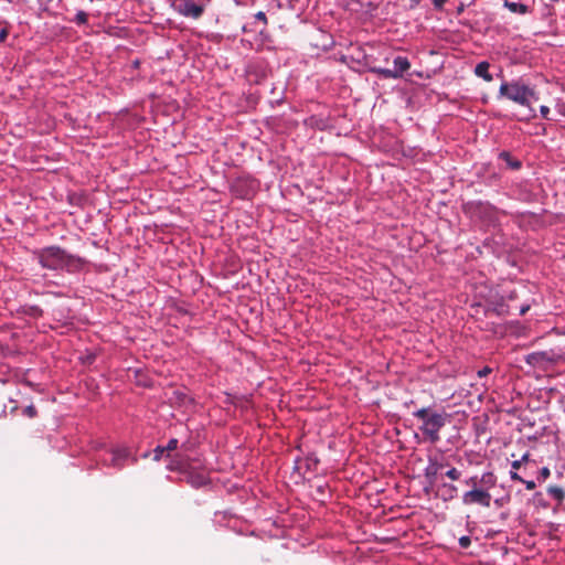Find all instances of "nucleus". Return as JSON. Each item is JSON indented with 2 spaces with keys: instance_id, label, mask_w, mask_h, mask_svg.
I'll list each match as a JSON object with an SVG mask.
<instances>
[{
  "instance_id": "f257e3e1",
  "label": "nucleus",
  "mask_w": 565,
  "mask_h": 565,
  "mask_svg": "<svg viewBox=\"0 0 565 565\" xmlns=\"http://www.w3.org/2000/svg\"><path fill=\"white\" fill-rule=\"evenodd\" d=\"M33 255L42 268L55 271L65 270L67 273H77L86 265L84 258L70 254L57 245L36 249Z\"/></svg>"
},
{
  "instance_id": "f03ea898",
  "label": "nucleus",
  "mask_w": 565,
  "mask_h": 565,
  "mask_svg": "<svg viewBox=\"0 0 565 565\" xmlns=\"http://www.w3.org/2000/svg\"><path fill=\"white\" fill-rule=\"evenodd\" d=\"M413 416L422 422L419 430L431 444L440 440L439 433L450 417L445 411H431L429 407H423L413 412Z\"/></svg>"
},
{
  "instance_id": "7ed1b4c3",
  "label": "nucleus",
  "mask_w": 565,
  "mask_h": 565,
  "mask_svg": "<svg viewBox=\"0 0 565 565\" xmlns=\"http://www.w3.org/2000/svg\"><path fill=\"white\" fill-rule=\"evenodd\" d=\"M535 95L534 90L521 81L502 82L499 88L498 98H507L521 106L530 107V98Z\"/></svg>"
},
{
  "instance_id": "20e7f679",
  "label": "nucleus",
  "mask_w": 565,
  "mask_h": 565,
  "mask_svg": "<svg viewBox=\"0 0 565 565\" xmlns=\"http://www.w3.org/2000/svg\"><path fill=\"white\" fill-rule=\"evenodd\" d=\"M393 68L372 66L369 68V71L373 74L379 75L382 78L397 79L403 77L404 73L411 68V62L408 57L402 55H397L393 58Z\"/></svg>"
},
{
  "instance_id": "39448f33",
  "label": "nucleus",
  "mask_w": 565,
  "mask_h": 565,
  "mask_svg": "<svg viewBox=\"0 0 565 565\" xmlns=\"http://www.w3.org/2000/svg\"><path fill=\"white\" fill-rule=\"evenodd\" d=\"M462 503L465 505L479 504L489 508L491 504V494L487 489L473 488L463 493Z\"/></svg>"
},
{
  "instance_id": "423d86ee",
  "label": "nucleus",
  "mask_w": 565,
  "mask_h": 565,
  "mask_svg": "<svg viewBox=\"0 0 565 565\" xmlns=\"http://www.w3.org/2000/svg\"><path fill=\"white\" fill-rule=\"evenodd\" d=\"M130 458V451L127 447H117L114 448L108 455L107 458L103 459L105 466L113 467L117 470H120L125 467L126 461Z\"/></svg>"
},
{
  "instance_id": "0eeeda50",
  "label": "nucleus",
  "mask_w": 565,
  "mask_h": 565,
  "mask_svg": "<svg viewBox=\"0 0 565 565\" xmlns=\"http://www.w3.org/2000/svg\"><path fill=\"white\" fill-rule=\"evenodd\" d=\"M320 460L315 454H308L305 457H297L295 459L294 471L301 476L306 473H313L317 471Z\"/></svg>"
},
{
  "instance_id": "6e6552de",
  "label": "nucleus",
  "mask_w": 565,
  "mask_h": 565,
  "mask_svg": "<svg viewBox=\"0 0 565 565\" xmlns=\"http://www.w3.org/2000/svg\"><path fill=\"white\" fill-rule=\"evenodd\" d=\"M253 181L248 178H237L231 185L232 193L238 199H249L254 194Z\"/></svg>"
},
{
  "instance_id": "1a4fd4ad",
  "label": "nucleus",
  "mask_w": 565,
  "mask_h": 565,
  "mask_svg": "<svg viewBox=\"0 0 565 565\" xmlns=\"http://www.w3.org/2000/svg\"><path fill=\"white\" fill-rule=\"evenodd\" d=\"M174 9L179 14L192 19H199L204 12V6L198 4L192 0L183 1L182 3L178 4Z\"/></svg>"
},
{
  "instance_id": "9d476101",
  "label": "nucleus",
  "mask_w": 565,
  "mask_h": 565,
  "mask_svg": "<svg viewBox=\"0 0 565 565\" xmlns=\"http://www.w3.org/2000/svg\"><path fill=\"white\" fill-rule=\"evenodd\" d=\"M446 467V463L441 459H439L437 456H429L428 457V463L424 469V476L429 481L430 484H433L438 473Z\"/></svg>"
},
{
  "instance_id": "9b49d317",
  "label": "nucleus",
  "mask_w": 565,
  "mask_h": 565,
  "mask_svg": "<svg viewBox=\"0 0 565 565\" xmlns=\"http://www.w3.org/2000/svg\"><path fill=\"white\" fill-rule=\"evenodd\" d=\"M503 7L511 13L518 15H525L532 11L534 2H527V0H502Z\"/></svg>"
},
{
  "instance_id": "f8f14e48",
  "label": "nucleus",
  "mask_w": 565,
  "mask_h": 565,
  "mask_svg": "<svg viewBox=\"0 0 565 565\" xmlns=\"http://www.w3.org/2000/svg\"><path fill=\"white\" fill-rule=\"evenodd\" d=\"M458 494V488L452 483L444 482L439 486L438 495L444 502L451 501Z\"/></svg>"
},
{
  "instance_id": "ddd939ff",
  "label": "nucleus",
  "mask_w": 565,
  "mask_h": 565,
  "mask_svg": "<svg viewBox=\"0 0 565 565\" xmlns=\"http://www.w3.org/2000/svg\"><path fill=\"white\" fill-rule=\"evenodd\" d=\"M188 482L193 487V488H202L204 486H206L209 483V478L205 473L203 472H199V471H190L188 473Z\"/></svg>"
},
{
  "instance_id": "4468645a",
  "label": "nucleus",
  "mask_w": 565,
  "mask_h": 565,
  "mask_svg": "<svg viewBox=\"0 0 565 565\" xmlns=\"http://www.w3.org/2000/svg\"><path fill=\"white\" fill-rule=\"evenodd\" d=\"M18 313L39 319L43 316V310L36 305H23L18 309Z\"/></svg>"
},
{
  "instance_id": "2eb2a0df",
  "label": "nucleus",
  "mask_w": 565,
  "mask_h": 565,
  "mask_svg": "<svg viewBox=\"0 0 565 565\" xmlns=\"http://www.w3.org/2000/svg\"><path fill=\"white\" fill-rule=\"evenodd\" d=\"M490 64L487 61L479 62L475 67V75L484 79L486 82H491L493 79L492 74L489 72Z\"/></svg>"
},
{
  "instance_id": "dca6fc26",
  "label": "nucleus",
  "mask_w": 565,
  "mask_h": 565,
  "mask_svg": "<svg viewBox=\"0 0 565 565\" xmlns=\"http://www.w3.org/2000/svg\"><path fill=\"white\" fill-rule=\"evenodd\" d=\"M498 157L500 160L504 161L511 170H519L522 167V162L519 159L512 157L509 151L503 150L499 153Z\"/></svg>"
},
{
  "instance_id": "f3484780",
  "label": "nucleus",
  "mask_w": 565,
  "mask_h": 565,
  "mask_svg": "<svg viewBox=\"0 0 565 565\" xmlns=\"http://www.w3.org/2000/svg\"><path fill=\"white\" fill-rule=\"evenodd\" d=\"M479 482L486 487L487 490L494 487L497 483V477L491 471H486L481 475Z\"/></svg>"
},
{
  "instance_id": "a211bd4d",
  "label": "nucleus",
  "mask_w": 565,
  "mask_h": 565,
  "mask_svg": "<svg viewBox=\"0 0 565 565\" xmlns=\"http://www.w3.org/2000/svg\"><path fill=\"white\" fill-rule=\"evenodd\" d=\"M547 493L558 503H561L565 498L564 489L558 486H550L547 488Z\"/></svg>"
},
{
  "instance_id": "6ab92c4d",
  "label": "nucleus",
  "mask_w": 565,
  "mask_h": 565,
  "mask_svg": "<svg viewBox=\"0 0 565 565\" xmlns=\"http://www.w3.org/2000/svg\"><path fill=\"white\" fill-rule=\"evenodd\" d=\"M73 22L77 25H86L88 22V14L83 10H78L73 19Z\"/></svg>"
},
{
  "instance_id": "aec40b11",
  "label": "nucleus",
  "mask_w": 565,
  "mask_h": 565,
  "mask_svg": "<svg viewBox=\"0 0 565 565\" xmlns=\"http://www.w3.org/2000/svg\"><path fill=\"white\" fill-rule=\"evenodd\" d=\"M544 358H545V353L544 352H535V353L530 354L527 356L526 361L530 364H537L541 361H543Z\"/></svg>"
},
{
  "instance_id": "412c9836",
  "label": "nucleus",
  "mask_w": 565,
  "mask_h": 565,
  "mask_svg": "<svg viewBox=\"0 0 565 565\" xmlns=\"http://www.w3.org/2000/svg\"><path fill=\"white\" fill-rule=\"evenodd\" d=\"M479 210L481 213H484L487 215H492V213L497 211V209L489 203H479Z\"/></svg>"
},
{
  "instance_id": "4be33fe9",
  "label": "nucleus",
  "mask_w": 565,
  "mask_h": 565,
  "mask_svg": "<svg viewBox=\"0 0 565 565\" xmlns=\"http://www.w3.org/2000/svg\"><path fill=\"white\" fill-rule=\"evenodd\" d=\"M445 476L447 478H449L450 480L455 481L461 477V471H459L457 468L452 467L445 472Z\"/></svg>"
},
{
  "instance_id": "5701e85b",
  "label": "nucleus",
  "mask_w": 565,
  "mask_h": 565,
  "mask_svg": "<svg viewBox=\"0 0 565 565\" xmlns=\"http://www.w3.org/2000/svg\"><path fill=\"white\" fill-rule=\"evenodd\" d=\"M22 413L24 416H26L29 418H33L38 415V411L33 405L26 406Z\"/></svg>"
},
{
  "instance_id": "b1692460",
  "label": "nucleus",
  "mask_w": 565,
  "mask_h": 565,
  "mask_svg": "<svg viewBox=\"0 0 565 565\" xmlns=\"http://www.w3.org/2000/svg\"><path fill=\"white\" fill-rule=\"evenodd\" d=\"M166 452V449L163 446H157L153 449V460L159 461L162 458V455Z\"/></svg>"
},
{
  "instance_id": "393cba45",
  "label": "nucleus",
  "mask_w": 565,
  "mask_h": 565,
  "mask_svg": "<svg viewBox=\"0 0 565 565\" xmlns=\"http://www.w3.org/2000/svg\"><path fill=\"white\" fill-rule=\"evenodd\" d=\"M550 475H551L550 469L547 467H543L539 471L537 480L540 482H542V481L546 480L550 477Z\"/></svg>"
},
{
  "instance_id": "a878e982",
  "label": "nucleus",
  "mask_w": 565,
  "mask_h": 565,
  "mask_svg": "<svg viewBox=\"0 0 565 565\" xmlns=\"http://www.w3.org/2000/svg\"><path fill=\"white\" fill-rule=\"evenodd\" d=\"M178 444H179V441H178L177 438H171L168 441V444L166 446H163V447H164L166 451H172V450L177 449Z\"/></svg>"
},
{
  "instance_id": "bb28decb",
  "label": "nucleus",
  "mask_w": 565,
  "mask_h": 565,
  "mask_svg": "<svg viewBox=\"0 0 565 565\" xmlns=\"http://www.w3.org/2000/svg\"><path fill=\"white\" fill-rule=\"evenodd\" d=\"M459 546L462 548H468L471 544V540L469 536H461L458 541Z\"/></svg>"
},
{
  "instance_id": "cd10ccee",
  "label": "nucleus",
  "mask_w": 565,
  "mask_h": 565,
  "mask_svg": "<svg viewBox=\"0 0 565 565\" xmlns=\"http://www.w3.org/2000/svg\"><path fill=\"white\" fill-rule=\"evenodd\" d=\"M540 114H541V116H542L544 119H546V120H552V119L550 118V108H548L547 106L542 105V106L540 107Z\"/></svg>"
},
{
  "instance_id": "c85d7f7f",
  "label": "nucleus",
  "mask_w": 565,
  "mask_h": 565,
  "mask_svg": "<svg viewBox=\"0 0 565 565\" xmlns=\"http://www.w3.org/2000/svg\"><path fill=\"white\" fill-rule=\"evenodd\" d=\"M491 372H492V369H491V367H489V366H484V367H482L481 370H479V371L477 372V375H478L479 377H484V376H487L488 374H490Z\"/></svg>"
},
{
  "instance_id": "c756f323",
  "label": "nucleus",
  "mask_w": 565,
  "mask_h": 565,
  "mask_svg": "<svg viewBox=\"0 0 565 565\" xmlns=\"http://www.w3.org/2000/svg\"><path fill=\"white\" fill-rule=\"evenodd\" d=\"M531 306L532 303L531 302H525L523 303L520 309H519V313L520 316H524L530 309H531Z\"/></svg>"
},
{
  "instance_id": "7c9ffc66",
  "label": "nucleus",
  "mask_w": 565,
  "mask_h": 565,
  "mask_svg": "<svg viewBox=\"0 0 565 565\" xmlns=\"http://www.w3.org/2000/svg\"><path fill=\"white\" fill-rule=\"evenodd\" d=\"M255 19L262 21L264 24H267V17H266L265 12H263V11H258L255 14Z\"/></svg>"
},
{
  "instance_id": "2f4dec72",
  "label": "nucleus",
  "mask_w": 565,
  "mask_h": 565,
  "mask_svg": "<svg viewBox=\"0 0 565 565\" xmlns=\"http://www.w3.org/2000/svg\"><path fill=\"white\" fill-rule=\"evenodd\" d=\"M8 34H9V30L7 26H3L1 30H0V42H4L8 38Z\"/></svg>"
},
{
  "instance_id": "473e14b6",
  "label": "nucleus",
  "mask_w": 565,
  "mask_h": 565,
  "mask_svg": "<svg viewBox=\"0 0 565 565\" xmlns=\"http://www.w3.org/2000/svg\"><path fill=\"white\" fill-rule=\"evenodd\" d=\"M510 478L514 481H523V478L515 471V470H510Z\"/></svg>"
},
{
  "instance_id": "72a5a7b5",
  "label": "nucleus",
  "mask_w": 565,
  "mask_h": 565,
  "mask_svg": "<svg viewBox=\"0 0 565 565\" xmlns=\"http://www.w3.org/2000/svg\"><path fill=\"white\" fill-rule=\"evenodd\" d=\"M508 501H509V497H502V498H498V499H495V500H494V504H495L498 508H501V507H503V504H504L505 502H508Z\"/></svg>"
},
{
  "instance_id": "f704fd0d",
  "label": "nucleus",
  "mask_w": 565,
  "mask_h": 565,
  "mask_svg": "<svg viewBox=\"0 0 565 565\" xmlns=\"http://www.w3.org/2000/svg\"><path fill=\"white\" fill-rule=\"evenodd\" d=\"M521 482L525 484V488L527 490H533L536 487V483L533 480H524L523 479V481H521Z\"/></svg>"
},
{
  "instance_id": "c9c22d12",
  "label": "nucleus",
  "mask_w": 565,
  "mask_h": 565,
  "mask_svg": "<svg viewBox=\"0 0 565 565\" xmlns=\"http://www.w3.org/2000/svg\"><path fill=\"white\" fill-rule=\"evenodd\" d=\"M447 0H433L434 8L436 10H441Z\"/></svg>"
},
{
  "instance_id": "e433bc0d",
  "label": "nucleus",
  "mask_w": 565,
  "mask_h": 565,
  "mask_svg": "<svg viewBox=\"0 0 565 565\" xmlns=\"http://www.w3.org/2000/svg\"><path fill=\"white\" fill-rule=\"evenodd\" d=\"M522 465L523 463H521V461L518 459V460L512 461L511 468H512V470L516 471V470H519L521 468Z\"/></svg>"
},
{
  "instance_id": "4c0bfd02",
  "label": "nucleus",
  "mask_w": 565,
  "mask_h": 565,
  "mask_svg": "<svg viewBox=\"0 0 565 565\" xmlns=\"http://www.w3.org/2000/svg\"><path fill=\"white\" fill-rule=\"evenodd\" d=\"M477 477H470L468 480H466V484H472V486H476L477 483Z\"/></svg>"
},
{
  "instance_id": "58836bf2",
  "label": "nucleus",
  "mask_w": 565,
  "mask_h": 565,
  "mask_svg": "<svg viewBox=\"0 0 565 565\" xmlns=\"http://www.w3.org/2000/svg\"><path fill=\"white\" fill-rule=\"evenodd\" d=\"M530 459V455L529 452H525L519 460L521 461V463H524V462H527Z\"/></svg>"
},
{
  "instance_id": "ea45409f",
  "label": "nucleus",
  "mask_w": 565,
  "mask_h": 565,
  "mask_svg": "<svg viewBox=\"0 0 565 565\" xmlns=\"http://www.w3.org/2000/svg\"><path fill=\"white\" fill-rule=\"evenodd\" d=\"M508 516H509V513H508V512H502V513L500 514L501 520H507V519H508Z\"/></svg>"
},
{
  "instance_id": "a19ab883",
  "label": "nucleus",
  "mask_w": 565,
  "mask_h": 565,
  "mask_svg": "<svg viewBox=\"0 0 565 565\" xmlns=\"http://www.w3.org/2000/svg\"><path fill=\"white\" fill-rule=\"evenodd\" d=\"M17 408H18V406H17V405L12 406V408H11V413L15 412V411H17Z\"/></svg>"
},
{
  "instance_id": "79ce46f5",
  "label": "nucleus",
  "mask_w": 565,
  "mask_h": 565,
  "mask_svg": "<svg viewBox=\"0 0 565 565\" xmlns=\"http://www.w3.org/2000/svg\"><path fill=\"white\" fill-rule=\"evenodd\" d=\"M530 110H531V113H532L531 117H535L534 109H533V108H530Z\"/></svg>"
},
{
  "instance_id": "37998d69",
  "label": "nucleus",
  "mask_w": 565,
  "mask_h": 565,
  "mask_svg": "<svg viewBox=\"0 0 565 565\" xmlns=\"http://www.w3.org/2000/svg\"><path fill=\"white\" fill-rule=\"evenodd\" d=\"M527 2H535V0H527Z\"/></svg>"
},
{
  "instance_id": "c03bdc74",
  "label": "nucleus",
  "mask_w": 565,
  "mask_h": 565,
  "mask_svg": "<svg viewBox=\"0 0 565 565\" xmlns=\"http://www.w3.org/2000/svg\"><path fill=\"white\" fill-rule=\"evenodd\" d=\"M49 2H51L52 0H47Z\"/></svg>"
},
{
  "instance_id": "a18cd8bd",
  "label": "nucleus",
  "mask_w": 565,
  "mask_h": 565,
  "mask_svg": "<svg viewBox=\"0 0 565 565\" xmlns=\"http://www.w3.org/2000/svg\"><path fill=\"white\" fill-rule=\"evenodd\" d=\"M2 23V21H0V24Z\"/></svg>"
}]
</instances>
